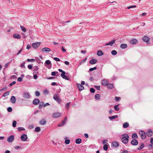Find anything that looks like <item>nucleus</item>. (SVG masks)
I'll use <instances>...</instances> for the list:
<instances>
[{
	"mask_svg": "<svg viewBox=\"0 0 153 153\" xmlns=\"http://www.w3.org/2000/svg\"><path fill=\"white\" fill-rule=\"evenodd\" d=\"M35 131L36 132H39L40 131V128L39 127H36L35 129Z\"/></svg>",
	"mask_w": 153,
	"mask_h": 153,
	"instance_id": "nucleus-35",
	"label": "nucleus"
},
{
	"mask_svg": "<svg viewBox=\"0 0 153 153\" xmlns=\"http://www.w3.org/2000/svg\"><path fill=\"white\" fill-rule=\"evenodd\" d=\"M136 7V5H134V6H128L127 7V9H130V8H134Z\"/></svg>",
	"mask_w": 153,
	"mask_h": 153,
	"instance_id": "nucleus-48",
	"label": "nucleus"
},
{
	"mask_svg": "<svg viewBox=\"0 0 153 153\" xmlns=\"http://www.w3.org/2000/svg\"><path fill=\"white\" fill-rule=\"evenodd\" d=\"M28 68L29 69H31L32 68V66L31 65H29L27 66Z\"/></svg>",
	"mask_w": 153,
	"mask_h": 153,
	"instance_id": "nucleus-53",
	"label": "nucleus"
},
{
	"mask_svg": "<svg viewBox=\"0 0 153 153\" xmlns=\"http://www.w3.org/2000/svg\"><path fill=\"white\" fill-rule=\"evenodd\" d=\"M30 48V46L28 44L27 45V48H26L27 49H28L29 48Z\"/></svg>",
	"mask_w": 153,
	"mask_h": 153,
	"instance_id": "nucleus-63",
	"label": "nucleus"
},
{
	"mask_svg": "<svg viewBox=\"0 0 153 153\" xmlns=\"http://www.w3.org/2000/svg\"><path fill=\"white\" fill-rule=\"evenodd\" d=\"M70 140H66L65 141V143L67 144H68L70 143Z\"/></svg>",
	"mask_w": 153,
	"mask_h": 153,
	"instance_id": "nucleus-46",
	"label": "nucleus"
},
{
	"mask_svg": "<svg viewBox=\"0 0 153 153\" xmlns=\"http://www.w3.org/2000/svg\"><path fill=\"white\" fill-rule=\"evenodd\" d=\"M46 121L44 119L40 120L39 122V124L41 125H45L46 124Z\"/></svg>",
	"mask_w": 153,
	"mask_h": 153,
	"instance_id": "nucleus-21",
	"label": "nucleus"
},
{
	"mask_svg": "<svg viewBox=\"0 0 153 153\" xmlns=\"http://www.w3.org/2000/svg\"><path fill=\"white\" fill-rule=\"evenodd\" d=\"M97 55L99 56H101L103 55V53L101 50H99L97 51Z\"/></svg>",
	"mask_w": 153,
	"mask_h": 153,
	"instance_id": "nucleus-27",
	"label": "nucleus"
},
{
	"mask_svg": "<svg viewBox=\"0 0 153 153\" xmlns=\"http://www.w3.org/2000/svg\"><path fill=\"white\" fill-rule=\"evenodd\" d=\"M18 80L19 82H21L22 81V78L21 77H19L18 78Z\"/></svg>",
	"mask_w": 153,
	"mask_h": 153,
	"instance_id": "nucleus-57",
	"label": "nucleus"
},
{
	"mask_svg": "<svg viewBox=\"0 0 153 153\" xmlns=\"http://www.w3.org/2000/svg\"><path fill=\"white\" fill-rule=\"evenodd\" d=\"M39 69V68L38 66H36L33 67V70L34 71H37Z\"/></svg>",
	"mask_w": 153,
	"mask_h": 153,
	"instance_id": "nucleus-40",
	"label": "nucleus"
},
{
	"mask_svg": "<svg viewBox=\"0 0 153 153\" xmlns=\"http://www.w3.org/2000/svg\"><path fill=\"white\" fill-rule=\"evenodd\" d=\"M20 27L22 30L23 32H25L26 31V29L25 27L21 25L20 26Z\"/></svg>",
	"mask_w": 153,
	"mask_h": 153,
	"instance_id": "nucleus-31",
	"label": "nucleus"
},
{
	"mask_svg": "<svg viewBox=\"0 0 153 153\" xmlns=\"http://www.w3.org/2000/svg\"><path fill=\"white\" fill-rule=\"evenodd\" d=\"M114 147H117L119 145V144L117 142L114 141L112 143Z\"/></svg>",
	"mask_w": 153,
	"mask_h": 153,
	"instance_id": "nucleus-26",
	"label": "nucleus"
},
{
	"mask_svg": "<svg viewBox=\"0 0 153 153\" xmlns=\"http://www.w3.org/2000/svg\"><path fill=\"white\" fill-rule=\"evenodd\" d=\"M139 134L140 135V137L142 139H145L146 137V136L145 133L143 131H140L139 132Z\"/></svg>",
	"mask_w": 153,
	"mask_h": 153,
	"instance_id": "nucleus-2",
	"label": "nucleus"
},
{
	"mask_svg": "<svg viewBox=\"0 0 153 153\" xmlns=\"http://www.w3.org/2000/svg\"><path fill=\"white\" fill-rule=\"evenodd\" d=\"M79 91H82L84 88V87L80 84L78 85Z\"/></svg>",
	"mask_w": 153,
	"mask_h": 153,
	"instance_id": "nucleus-24",
	"label": "nucleus"
},
{
	"mask_svg": "<svg viewBox=\"0 0 153 153\" xmlns=\"http://www.w3.org/2000/svg\"><path fill=\"white\" fill-rule=\"evenodd\" d=\"M70 103H71V102H68L67 103V104L65 106L67 109H68L69 108V106L70 105Z\"/></svg>",
	"mask_w": 153,
	"mask_h": 153,
	"instance_id": "nucleus-45",
	"label": "nucleus"
},
{
	"mask_svg": "<svg viewBox=\"0 0 153 153\" xmlns=\"http://www.w3.org/2000/svg\"><path fill=\"white\" fill-rule=\"evenodd\" d=\"M58 70L59 72H61L62 74L65 73V72L61 69H59Z\"/></svg>",
	"mask_w": 153,
	"mask_h": 153,
	"instance_id": "nucleus-55",
	"label": "nucleus"
},
{
	"mask_svg": "<svg viewBox=\"0 0 153 153\" xmlns=\"http://www.w3.org/2000/svg\"><path fill=\"white\" fill-rule=\"evenodd\" d=\"M82 141V140L80 138H78L76 140L75 142L76 144H80Z\"/></svg>",
	"mask_w": 153,
	"mask_h": 153,
	"instance_id": "nucleus-28",
	"label": "nucleus"
},
{
	"mask_svg": "<svg viewBox=\"0 0 153 153\" xmlns=\"http://www.w3.org/2000/svg\"><path fill=\"white\" fill-rule=\"evenodd\" d=\"M122 137L121 139L122 141L125 144L128 143L129 138V137L127 134H124L122 135Z\"/></svg>",
	"mask_w": 153,
	"mask_h": 153,
	"instance_id": "nucleus-1",
	"label": "nucleus"
},
{
	"mask_svg": "<svg viewBox=\"0 0 153 153\" xmlns=\"http://www.w3.org/2000/svg\"><path fill=\"white\" fill-rule=\"evenodd\" d=\"M65 73L62 74H61V76L63 79L67 80H68L69 78H68L66 75H65Z\"/></svg>",
	"mask_w": 153,
	"mask_h": 153,
	"instance_id": "nucleus-20",
	"label": "nucleus"
},
{
	"mask_svg": "<svg viewBox=\"0 0 153 153\" xmlns=\"http://www.w3.org/2000/svg\"><path fill=\"white\" fill-rule=\"evenodd\" d=\"M101 83L102 85L106 86L108 85V80L106 79H103Z\"/></svg>",
	"mask_w": 153,
	"mask_h": 153,
	"instance_id": "nucleus-7",
	"label": "nucleus"
},
{
	"mask_svg": "<svg viewBox=\"0 0 153 153\" xmlns=\"http://www.w3.org/2000/svg\"><path fill=\"white\" fill-rule=\"evenodd\" d=\"M25 63L24 62L21 65V67L22 68H25Z\"/></svg>",
	"mask_w": 153,
	"mask_h": 153,
	"instance_id": "nucleus-60",
	"label": "nucleus"
},
{
	"mask_svg": "<svg viewBox=\"0 0 153 153\" xmlns=\"http://www.w3.org/2000/svg\"><path fill=\"white\" fill-rule=\"evenodd\" d=\"M97 62V60L96 59H92L89 62L90 64L93 65L96 64Z\"/></svg>",
	"mask_w": 153,
	"mask_h": 153,
	"instance_id": "nucleus-11",
	"label": "nucleus"
},
{
	"mask_svg": "<svg viewBox=\"0 0 153 153\" xmlns=\"http://www.w3.org/2000/svg\"><path fill=\"white\" fill-rule=\"evenodd\" d=\"M51 49L48 48H45L42 49V51L46 52H49L51 51Z\"/></svg>",
	"mask_w": 153,
	"mask_h": 153,
	"instance_id": "nucleus-18",
	"label": "nucleus"
},
{
	"mask_svg": "<svg viewBox=\"0 0 153 153\" xmlns=\"http://www.w3.org/2000/svg\"><path fill=\"white\" fill-rule=\"evenodd\" d=\"M35 95L36 96H39L40 95V93L38 91H36L35 92Z\"/></svg>",
	"mask_w": 153,
	"mask_h": 153,
	"instance_id": "nucleus-50",
	"label": "nucleus"
},
{
	"mask_svg": "<svg viewBox=\"0 0 153 153\" xmlns=\"http://www.w3.org/2000/svg\"><path fill=\"white\" fill-rule=\"evenodd\" d=\"M53 59L56 61H60V59L57 57H54L53 58Z\"/></svg>",
	"mask_w": 153,
	"mask_h": 153,
	"instance_id": "nucleus-52",
	"label": "nucleus"
},
{
	"mask_svg": "<svg viewBox=\"0 0 153 153\" xmlns=\"http://www.w3.org/2000/svg\"><path fill=\"white\" fill-rule=\"evenodd\" d=\"M11 102L13 103H14L16 101V98L15 96H12L10 99Z\"/></svg>",
	"mask_w": 153,
	"mask_h": 153,
	"instance_id": "nucleus-14",
	"label": "nucleus"
},
{
	"mask_svg": "<svg viewBox=\"0 0 153 153\" xmlns=\"http://www.w3.org/2000/svg\"><path fill=\"white\" fill-rule=\"evenodd\" d=\"M132 138L133 139L137 138L138 137L137 136V134H136V133L133 134L132 136Z\"/></svg>",
	"mask_w": 153,
	"mask_h": 153,
	"instance_id": "nucleus-32",
	"label": "nucleus"
},
{
	"mask_svg": "<svg viewBox=\"0 0 153 153\" xmlns=\"http://www.w3.org/2000/svg\"><path fill=\"white\" fill-rule=\"evenodd\" d=\"M13 37L14 38L17 39H19L21 38V36L19 34L17 33L14 34L13 35Z\"/></svg>",
	"mask_w": 153,
	"mask_h": 153,
	"instance_id": "nucleus-19",
	"label": "nucleus"
},
{
	"mask_svg": "<svg viewBox=\"0 0 153 153\" xmlns=\"http://www.w3.org/2000/svg\"><path fill=\"white\" fill-rule=\"evenodd\" d=\"M7 111L9 112H11L12 111V109L11 107H9L7 108Z\"/></svg>",
	"mask_w": 153,
	"mask_h": 153,
	"instance_id": "nucleus-44",
	"label": "nucleus"
},
{
	"mask_svg": "<svg viewBox=\"0 0 153 153\" xmlns=\"http://www.w3.org/2000/svg\"><path fill=\"white\" fill-rule=\"evenodd\" d=\"M55 74H56V72H55L53 71L51 72V75H52L53 76H54L55 75Z\"/></svg>",
	"mask_w": 153,
	"mask_h": 153,
	"instance_id": "nucleus-61",
	"label": "nucleus"
},
{
	"mask_svg": "<svg viewBox=\"0 0 153 153\" xmlns=\"http://www.w3.org/2000/svg\"><path fill=\"white\" fill-rule=\"evenodd\" d=\"M14 136L11 135L8 137L7 141L9 143H11L14 140Z\"/></svg>",
	"mask_w": 153,
	"mask_h": 153,
	"instance_id": "nucleus-5",
	"label": "nucleus"
},
{
	"mask_svg": "<svg viewBox=\"0 0 153 153\" xmlns=\"http://www.w3.org/2000/svg\"><path fill=\"white\" fill-rule=\"evenodd\" d=\"M53 98L54 100L56 101L57 102H60L61 100L60 99L59 97L56 94H55L53 96Z\"/></svg>",
	"mask_w": 153,
	"mask_h": 153,
	"instance_id": "nucleus-4",
	"label": "nucleus"
},
{
	"mask_svg": "<svg viewBox=\"0 0 153 153\" xmlns=\"http://www.w3.org/2000/svg\"><path fill=\"white\" fill-rule=\"evenodd\" d=\"M116 40L115 39H114L112 40L110 42H109L107 43H106V45H110L111 46H112L115 42Z\"/></svg>",
	"mask_w": 153,
	"mask_h": 153,
	"instance_id": "nucleus-15",
	"label": "nucleus"
},
{
	"mask_svg": "<svg viewBox=\"0 0 153 153\" xmlns=\"http://www.w3.org/2000/svg\"><path fill=\"white\" fill-rule=\"evenodd\" d=\"M119 104L114 106V108L116 111H118L119 110V108L118 107Z\"/></svg>",
	"mask_w": 153,
	"mask_h": 153,
	"instance_id": "nucleus-30",
	"label": "nucleus"
},
{
	"mask_svg": "<svg viewBox=\"0 0 153 153\" xmlns=\"http://www.w3.org/2000/svg\"><path fill=\"white\" fill-rule=\"evenodd\" d=\"M107 140H103V141L102 143L103 144H105V143H107Z\"/></svg>",
	"mask_w": 153,
	"mask_h": 153,
	"instance_id": "nucleus-62",
	"label": "nucleus"
},
{
	"mask_svg": "<svg viewBox=\"0 0 153 153\" xmlns=\"http://www.w3.org/2000/svg\"><path fill=\"white\" fill-rule=\"evenodd\" d=\"M20 139L22 141H25L27 139V135L25 134H23L20 137Z\"/></svg>",
	"mask_w": 153,
	"mask_h": 153,
	"instance_id": "nucleus-3",
	"label": "nucleus"
},
{
	"mask_svg": "<svg viewBox=\"0 0 153 153\" xmlns=\"http://www.w3.org/2000/svg\"><path fill=\"white\" fill-rule=\"evenodd\" d=\"M16 82L15 81H13L10 84V86H12L13 85H14L16 83Z\"/></svg>",
	"mask_w": 153,
	"mask_h": 153,
	"instance_id": "nucleus-58",
	"label": "nucleus"
},
{
	"mask_svg": "<svg viewBox=\"0 0 153 153\" xmlns=\"http://www.w3.org/2000/svg\"><path fill=\"white\" fill-rule=\"evenodd\" d=\"M137 42V41L135 39H133L130 41V43L133 45H135Z\"/></svg>",
	"mask_w": 153,
	"mask_h": 153,
	"instance_id": "nucleus-13",
	"label": "nucleus"
},
{
	"mask_svg": "<svg viewBox=\"0 0 153 153\" xmlns=\"http://www.w3.org/2000/svg\"><path fill=\"white\" fill-rule=\"evenodd\" d=\"M51 63V62L50 61V60H47L45 61V64H46L48 65H49Z\"/></svg>",
	"mask_w": 153,
	"mask_h": 153,
	"instance_id": "nucleus-41",
	"label": "nucleus"
},
{
	"mask_svg": "<svg viewBox=\"0 0 153 153\" xmlns=\"http://www.w3.org/2000/svg\"><path fill=\"white\" fill-rule=\"evenodd\" d=\"M131 143L133 145H136L138 144V142L136 140L133 139L131 140Z\"/></svg>",
	"mask_w": 153,
	"mask_h": 153,
	"instance_id": "nucleus-10",
	"label": "nucleus"
},
{
	"mask_svg": "<svg viewBox=\"0 0 153 153\" xmlns=\"http://www.w3.org/2000/svg\"><path fill=\"white\" fill-rule=\"evenodd\" d=\"M120 99V98L118 97H116L115 98V100L117 101H118L119 99Z\"/></svg>",
	"mask_w": 153,
	"mask_h": 153,
	"instance_id": "nucleus-59",
	"label": "nucleus"
},
{
	"mask_svg": "<svg viewBox=\"0 0 153 153\" xmlns=\"http://www.w3.org/2000/svg\"><path fill=\"white\" fill-rule=\"evenodd\" d=\"M65 122H66L64 120H63L62 121L61 124H58V126H63L65 124Z\"/></svg>",
	"mask_w": 153,
	"mask_h": 153,
	"instance_id": "nucleus-33",
	"label": "nucleus"
},
{
	"mask_svg": "<svg viewBox=\"0 0 153 153\" xmlns=\"http://www.w3.org/2000/svg\"><path fill=\"white\" fill-rule=\"evenodd\" d=\"M40 101L39 99H36L33 100V104L35 105H37L39 103Z\"/></svg>",
	"mask_w": 153,
	"mask_h": 153,
	"instance_id": "nucleus-12",
	"label": "nucleus"
},
{
	"mask_svg": "<svg viewBox=\"0 0 153 153\" xmlns=\"http://www.w3.org/2000/svg\"><path fill=\"white\" fill-rule=\"evenodd\" d=\"M120 48L122 49H125L127 47V45L126 44H122L120 46Z\"/></svg>",
	"mask_w": 153,
	"mask_h": 153,
	"instance_id": "nucleus-25",
	"label": "nucleus"
},
{
	"mask_svg": "<svg viewBox=\"0 0 153 153\" xmlns=\"http://www.w3.org/2000/svg\"><path fill=\"white\" fill-rule=\"evenodd\" d=\"M18 129L19 132L21 131H24L25 130L24 128L22 127H18Z\"/></svg>",
	"mask_w": 153,
	"mask_h": 153,
	"instance_id": "nucleus-37",
	"label": "nucleus"
},
{
	"mask_svg": "<svg viewBox=\"0 0 153 153\" xmlns=\"http://www.w3.org/2000/svg\"><path fill=\"white\" fill-rule=\"evenodd\" d=\"M113 87V85L112 84H109L107 85V88L108 89H112Z\"/></svg>",
	"mask_w": 153,
	"mask_h": 153,
	"instance_id": "nucleus-23",
	"label": "nucleus"
},
{
	"mask_svg": "<svg viewBox=\"0 0 153 153\" xmlns=\"http://www.w3.org/2000/svg\"><path fill=\"white\" fill-rule=\"evenodd\" d=\"M23 97L25 98L28 99L30 97V96L27 93H25L23 94Z\"/></svg>",
	"mask_w": 153,
	"mask_h": 153,
	"instance_id": "nucleus-17",
	"label": "nucleus"
},
{
	"mask_svg": "<svg viewBox=\"0 0 153 153\" xmlns=\"http://www.w3.org/2000/svg\"><path fill=\"white\" fill-rule=\"evenodd\" d=\"M97 68L96 67H94L93 68H91L89 69V70L90 71H93L94 70H96L97 69Z\"/></svg>",
	"mask_w": 153,
	"mask_h": 153,
	"instance_id": "nucleus-51",
	"label": "nucleus"
},
{
	"mask_svg": "<svg viewBox=\"0 0 153 153\" xmlns=\"http://www.w3.org/2000/svg\"><path fill=\"white\" fill-rule=\"evenodd\" d=\"M90 91L92 93H94L95 91V90L94 88H91L90 89Z\"/></svg>",
	"mask_w": 153,
	"mask_h": 153,
	"instance_id": "nucleus-47",
	"label": "nucleus"
},
{
	"mask_svg": "<svg viewBox=\"0 0 153 153\" xmlns=\"http://www.w3.org/2000/svg\"><path fill=\"white\" fill-rule=\"evenodd\" d=\"M40 44V42L33 43L32 44V46L33 48L36 49L39 46Z\"/></svg>",
	"mask_w": 153,
	"mask_h": 153,
	"instance_id": "nucleus-6",
	"label": "nucleus"
},
{
	"mask_svg": "<svg viewBox=\"0 0 153 153\" xmlns=\"http://www.w3.org/2000/svg\"><path fill=\"white\" fill-rule=\"evenodd\" d=\"M43 93L45 94H48L49 92L48 91L45 90L44 91Z\"/></svg>",
	"mask_w": 153,
	"mask_h": 153,
	"instance_id": "nucleus-54",
	"label": "nucleus"
},
{
	"mask_svg": "<svg viewBox=\"0 0 153 153\" xmlns=\"http://www.w3.org/2000/svg\"><path fill=\"white\" fill-rule=\"evenodd\" d=\"M111 53L112 55H115L117 54V52L116 51L114 50L111 51Z\"/></svg>",
	"mask_w": 153,
	"mask_h": 153,
	"instance_id": "nucleus-34",
	"label": "nucleus"
},
{
	"mask_svg": "<svg viewBox=\"0 0 153 153\" xmlns=\"http://www.w3.org/2000/svg\"><path fill=\"white\" fill-rule=\"evenodd\" d=\"M144 144L143 143H142L141 145V146L139 148H138L139 150H140L143 149L144 147Z\"/></svg>",
	"mask_w": 153,
	"mask_h": 153,
	"instance_id": "nucleus-49",
	"label": "nucleus"
},
{
	"mask_svg": "<svg viewBox=\"0 0 153 153\" xmlns=\"http://www.w3.org/2000/svg\"><path fill=\"white\" fill-rule=\"evenodd\" d=\"M95 99L97 100H99L100 98V96L98 94H97L95 95Z\"/></svg>",
	"mask_w": 153,
	"mask_h": 153,
	"instance_id": "nucleus-29",
	"label": "nucleus"
},
{
	"mask_svg": "<svg viewBox=\"0 0 153 153\" xmlns=\"http://www.w3.org/2000/svg\"><path fill=\"white\" fill-rule=\"evenodd\" d=\"M44 103L42 102H41L39 103V108H41L44 105Z\"/></svg>",
	"mask_w": 153,
	"mask_h": 153,
	"instance_id": "nucleus-42",
	"label": "nucleus"
},
{
	"mask_svg": "<svg viewBox=\"0 0 153 153\" xmlns=\"http://www.w3.org/2000/svg\"><path fill=\"white\" fill-rule=\"evenodd\" d=\"M150 142L152 144H153V138H151Z\"/></svg>",
	"mask_w": 153,
	"mask_h": 153,
	"instance_id": "nucleus-64",
	"label": "nucleus"
},
{
	"mask_svg": "<svg viewBox=\"0 0 153 153\" xmlns=\"http://www.w3.org/2000/svg\"><path fill=\"white\" fill-rule=\"evenodd\" d=\"M27 61L28 62H29L30 61H31V62H33L34 61H35V59H27Z\"/></svg>",
	"mask_w": 153,
	"mask_h": 153,
	"instance_id": "nucleus-56",
	"label": "nucleus"
},
{
	"mask_svg": "<svg viewBox=\"0 0 153 153\" xmlns=\"http://www.w3.org/2000/svg\"><path fill=\"white\" fill-rule=\"evenodd\" d=\"M117 115L115 116H113L110 117H109V118L111 120H113L115 118H117Z\"/></svg>",
	"mask_w": 153,
	"mask_h": 153,
	"instance_id": "nucleus-36",
	"label": "nucleus"
},
{
	"mask_svg": "<svg viewBox=\"0 0 153 153\" xmlns=\"http://www.w3.org/2000/svg\"><path fill=\"white\" fill-rule=\"evenodd\" d=\"M61 116V114L59 113H55L53 114V116L55 118H56L60 117Z\"/></svg>",
	"mask_w": 153,
	"mask_h": 153,
	"instance_id": "nucleus-16",
	"label": "nucleus"
},
{
	"mask_svg": "<svg viewBox=\"0 0 153 153\" xmlns=\"http://www.w3.org/2000/svg\"><path fill=\"white\" fill-rule=\"evenodd\" d=\"M108 149V146L107 145H105L103 146V149L105 150L106 151Z\"/></svg>",
	"mask_w": 153,
	"mask_h": 153,
	"instance_id": "nucleus-43",
	"label": "nucleus"
},
{
	"mask_svg": "<svg viewBox=\"0 0 153 153\" xmlns=\"http://www.w3.org/2000/svg\"><path fill=\"white\" fill-rule=\"evenodd\" d=\"M10 94L9 91H7L5 93H4L3 95V97H5L9 95Z\"/></svg>",
	"mask_w": 153,
	"mask_h": 153,
	"instance_id": "nucleus-38",
	"label": "nucleus"
},
{
	"mask_svg": "<svg viewBox=\"0 0 153 153\" xmlns=\"http://www.w3.org/2000/svg\"><path fill=\"white\" fill-rule=\"evenodd\" d=\"M129 124L128 122L125 123L123 125V128H126L129 126Z\"/></svg>",
	"mask_w": 153,
	"mask_h": 153,
	"instance_id": "nucleus-22",
	"label": "nucleus"
},
{
	"mask_svg": "<svg viewBox=\"0 0 153 153\" xmlns=\"http://www.w3.org/2000/svg\"><path fill=\"white\" fill-rule=\"evenodd\" d=\"M153 134L152 131L151 130H149L146 133L147 135L149 137H150L152 136Z\"/></svg>",
	"mask_w": 153,
	"mask_h": 153,
	"instance_id": "nucleus-8",
	"label": "nucleus"
},
{
	"mask_svg": "<svg viewBox=\"0 0 153 153\" xmlns=\"http://www.w3.org/2000/svg\"><path fill=\"white\" fill-rule=\"evenodd\" d=\"M16 122L15 120L13 121V124H12V125H13V127H16Z\"/></svg>",
	"mask_w": 153,
	"mask_h": 153,
	"instance_id": "nucleus-39",
	"label": "nucleus"
},
{
	"mask_svg": "<svg viewBox=\"0 0 153 153\" xmlns=\"http://www.w3.org/2000/svg\"><path fill=\"white\" fill-rule=\"evenodd\" d=\"M143 40L145 42H148L150 40V39L148 36H145L143 38Z\"/></svg>",
	"mask_w": 153,
	"mask_h": 153,
	"instance_id": "nucleus-9",
	"label": "nucleus"
}]
</instances>
